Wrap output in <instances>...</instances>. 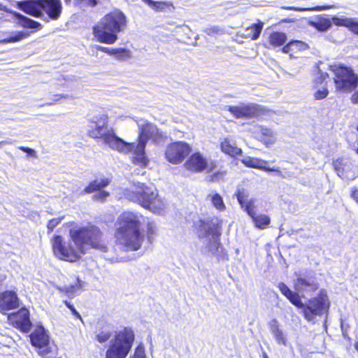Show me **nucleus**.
<instances>
[{
  "instance_id": "23",
  "label": "nucleus",
  "mask_w": 358,
  "mask_h": 358,
  "mask_svg": "<svg viewBox=\"0 0 358 358\" xmlns=\"http://www.w3.org/2000/svg\"><path fill=\"white\" fill-rule=\"evenodd\" d=\"M13 15L16 18L17 24L24 29L41 30L43 28V25L40 22L24 16L20 13L13 12Z\"/></svg>"
},
{
  "instance_id": "18",
  "label": "nucleus",
  "mask_w": 358,
  "mask_h": 358,
  "mask_svg": "<svg viewBox=\"0 0 358 358\" xmlns=\"http://www.w3.org/2000/svg\"><path fill=\"white\" fill-rule=\"evenodd\" d=\"M255 137L266 147L273 145L277 139L276 133L271 128L262 125H255L251 129Z\"/></svg>"
},
{
  "instance_id": "16",
  "label": "nucleus",
  "mask_w": 358,
  "mask_h": 358,
  "mask_svg": "<svg viewBox=\"0 0 358 358\" xmlns=\"http://www.w3.org/2000/svg\"><path fill=\"white\" fill-rule=\"evenodd\" d=\"M333 166L337 175L343 179H355L357 177V166L348 158H338L334 161Z\"/></svg>"
},
{
  "instance_id": "64",
  "label": "nucleus",
  "mask_w": 358,
  "mask_h": 358,
  "mask_svg": "<svg viewBox=\"0 0 358 358\" xmlns=\"http://www.w3.org/2000/svg\"><path fill=\"white\" fill-rule=\"evenodd\" d=\"M263 357L264 358H268V357L267 356V355L266 353H264Z\"/></svg>"
},
{
  "instance_id": "26",
  "label": "nucleus",
  "mask_w": 358,
  "mask_h": 358,
  "mask_svg": "<svg viewBox=\"0 0 358 358\" xmlns=\"http://www.w3.org/2000/svg\"><path fill=\"white\" fill-rule=\"evenodd\" d=\"M166 203L159 196L157 191L156 190L155 196L150 201L149 206H147L145 208L154 213L162 214L166 208Z\"/></svg>"
},
{
  "instance_id": "36",
  "label": "nucleus",
  "mask_w": 358,
  "mask_h": 358,
  "mask_svg": "<svg viewBox=\"0 0 358 358\" xmlns=\"http://www.w3.org/2000/svg\"><path fill=\"white\" fill-rule=\"evenodd\" d=\"M236 198L241 206L245 204L250 200L249 192L244 188H239L236 192Z\"/></svg>"
},
{
  "instance_id": "44",
  "label": "nucleus",
  "mask_w": 358,
  "mask_h": 358,
  "mask_svg": "<svg viewBox=\"0 0 358 358\" xmlns=\"http://www.w3.org/2000/svg\"><path fill=\"white\" fill-rule=\"evenodd\" d=\"M109 196V193L106 191H100L93 195V199L96 201H103Z\"/></svg>"
},
{
  "instance_id": "9",
  "label": "nucleus",
  "mask_w": 358,
  "mask_h": 358,
  "mask_svg": "<svg viewBox=\"0 0 358 358\" xmlns=\"http://www.w3.org/2000/svg\"><path fill=\"white\" fill-rule=\"evenodd\" d=\"M336 88L343 92H350L358 86V76L353 70L344 66H332Z\"/></svg>"
},
{
  "instance_id": "5",
  "label": "nucleus",
  "mask_w": 358,
  "mask_h": 358,
  "mask_svg": "<svg viewBox=\"0 0 358 358\" xmlns=\"http://www.w3.org/2000/svg\"><path fill=\"white\" fill-rule=\"evenodd\" d=\"M127 24L125 15L116 10L105 15L93 27V35L100 43L113 44L117 40V34L124 29Z\"/></svg>"
},
{
  "instance_id": "29",
  "label": "nucleus",
  "mask_w": 358,
  "mask_h": 358,
  "mask_svg": "<svg viewBox=\"0 0 358 358\" xmlns=\"http://www.w3.org/2000/svg\"><path fill=\"white\" fill-rule=\"evenodd\" d=\"M264 23L261 21H258L257 24H252L250 27L245 29V36L250 38L252 40H257L263 29Z\"/></svg>"
},
{
  "instance_id": "28",
  "label": "nucleus",
  "mask_w": 358,
  "mask_h": 358,
  "mask_svg": "<svg viewBox=\"0 0 358 358\" xmlns=\"http://www.w3.org/2000/svg\"><path fill=\"white\" fill-rule=\"evenodd\" d=\"M110 183V180L107 178L96 179L91 182L88 186H87L83 193L89 194L96 190L101 189Z\"/></svg>"
},
{
  "instance_id": "43",
  "label": "nucleus",
  "mask_w": 358,
  "mask_h": 358,
  "mask_svg": "<svg viewBox=\"0 0 358 358\" xmlns=\"http://www.w3.org/2000/svg\"><path fill=\"white\" fill-rule=\"evenodd\" d=\"M111 336V334L110 331H101L96 336L97 341L103 343L106 341H107Z\"/></svg>"
},
{
  "instance_id": "54",
  "label": "nucleus",
  "mask_w": 358,
  "mask_h": 358,
  "mask_svg": "<svg viewBox=\"0 0 358 358\" xmlns=\"http://www.w3.org/2000/svg\"><path fill=\"white\" fill-rule=\"evenodd\" d=\"M65 304L66 306L71 310L73 315H74L75 316H76L78 318H81L80 317V315L79 314V313L75 309L74 306L73 305H71L69 302L68 301H65Z\"/></svg>"
},
{
  "instance_id": "38",
  "label": "nucleus",
  "mask_w": 358,
  "mask_h": 358,
  "mask_svg": "<svg viewBox=\"0 0 358 358\" xmlns=\"http://www.w3.org/2000/svg\"><path fill=\"white\" fill-rule=\"evenodd\" d=\"M113 55H115L117 59L124 61L131 57V52L124 48H115Z\"/></svg>"
},
{
  "instance_id": "60",
  "label": "nucleus",
  "mask_w": 358,
  "mask_h": 358,
  "mask_svg": "<svg viewBox=\"0 0 358 358\" xmlns=\"http://www.w3.org/2000/svg\"><path fill=\"white\" fill-rule=\"evenodd\" d=\"M220 174L222 175V173H219V172L215 173L213 176H211L210 180L211 181H215V180H217L218 176H219Z\"/></svg>"
},
{
  "instance_id": "24",
  "label": "nucleus",
  "mask_w": 358,
  "mask_h": 358,
  "mask_svg": "<svg viewBox=\"0 0 358 358\" xmlns=\"http://www.w3.org/2000/svg\"><path fill=\"white\" fill-rule=\"evenodd\" d=\"M269 328L276 343L278 345H287V339L283 331L280 329L279 322L276 319H273L269 322Z\"/></svg>"
},
{
  "instance_id": "49",
  "label": "nucleus",
  "mask_w": 358,
  "mask_h": 358,
  "mask_svg": "<svg viewBox=\"0 0 358 358\" xmlns=\"http://www.w3.org/2000/svg\"><path fill=\"white\" fill-rule=\"evenodd\" d=\"M61 218H54L50 220L48 223V229L50 231H52L61 222Z\"/></svg>"
},
{
  "instance_id": "56",
  "label": "nucleus",
  "mask_w": 358,
  "mask_h": 358,
  "mask_svg": "<svg viewBox=\"0 0 358 358\" xmlns=\"http://www.w3.org/2000/svg\"><path fill=\"white\" fill-rule=\"evenodd\" d=\"M0 10L4 11L8 13H10L12 15H13V13L15 12L14 10L9 9L6 6L3 5L1 3H0Z\"/></svg>"
},
{
  "instance_id": "62",
  "label": "nucleus",
  "mask_w": 358,
  "mask_h": 358,
  "mask_svg": "<svg viewBox=\"0 0 358 358\" xmlns=\"http://www.w3.org/2000/svg\"><path fill=\"white\" fill-rule=\"evenodd\" d=\"M282 22H293V20H290V19H285V20H282Z\"/></svg>"
},
{
  "instance_id": "13",
  "label": "nucleus",
  "mask_w": 358,
  "mask_h": 358,
  "mask_svg": "<svg viewBox=\"0 0 358 358\" xmlns=\"http://www.w3.org/2000/svg\"><path fill=\"white\" fill-rule=\"evenodd\" d=\"M192 151L191 146L184 141H176L169 144L165 150L166 160L173 164L182 162Z\"/></svg>"
},
{
  "instance_id": "59",
  "label": "nucleus",
  "mask_w": 358,
  "mask_h": 358,
  "mask_svg": "<svg viewBox=\"0 0 358 358\" xmlns=\"http://www.w3.org/2000/svg\"><path fill=\"white\" fill-rule=\"evenodd\" d=\"M320 82H323L328 76V74L326 73H320Z\"/></svg>"
},
{
  "instance_id": "32",
  "label": "nucleus",
  "mask_w": 358,
  "mask_h": 358,
  "mask_svg": "<svg viewBox=\"0 0 358 358\" xmlns=\"http://www.w3.org/2000/svg\"><path fill=\"white\" fill-rule=\"evenodd\" d=\"M334 6H317L313 8H299V7H294V6H282V9L288 10H295V11H305V10H310V11H321L324 10H328L330 8H334Z\"/></svg>"
},
{
  "instance_id": "21",
  "label": "nucleus",
  "mask_w": 358,
  "mask_h": 358,
  "mask_svg": "<svg viewBox=\"0 0 358 358\" xmlns=\"http://www.w3.org/2000/svg\"><path fill=\"white\" fill-rule=\"evenodd\" d=\"M19 307V299L16 293L13 291H6L0 296V309L1 310H10Z\"/></svg>"
},
{
  "instance_id": "42",
  "label": "nucleus",
  "mask_w": 358,
  "mask_h": 358,
  "mask_svg": "<svg viewBox=\"0 0 358 358\" xmlns=\"http://www.w3.org/2000/svg\"><path fill=\"white\" fill-rule=\"evenodd\" d=\"M278 287L279 288L281 293L287 298L292 294V292L285 283L280 282Z\"/></svg>"
},
{
  "instance_id": "55",
  "label": "nucleus",
  "mask_w": 358,
  "mask_h": 358,
  "mask_svg": "<svg viewBox=\"0 0 358 358\" xmlns=\"http://www.w3.org/2000/svg\"><path fill=\"white\" fill-rule=\"evenodd\" d=\"M294 45L292 44V41L288 43L286 45L282 48V52L284 53H289L291 50H293Z\"/></svg>"
},
{
  "instance_id": "45",
  "label": "nucleus",
  "mask_w": 358,
  "mask_h": 358,
  "mask_svg": "<svg viewBox=\"0 0 358 358\" xmlns=\"http://www.w3.org/2000/svg\"><path fill=\"white\" fill-rule=\"evenodd\" d=\"M76 3L80 5L81 6H95L98 1L97 0H76Z\"/></svg>"
},
{
  "instance_id": "19",
  "label": "nucleus",
  "mask_w": 358,
  "mask_h": 358,
  "mask_svg": "<svg viewBox=\"0 0 358 358\" xmlns=\"http://www.w3.org/2000/svg\"><path fill=\"white\" fill-rule=\"evenodd\" d=\"M242 162L248 167L259 169L266 171H275L277 175L284 178L287 177H292V175L290 173H283L278 167L269 168L266 167L267 162L258 158H254L251 157H245L242 159Z\"/></svg>"
},
{
  "instance_id": "3",
  "label": "nucleus",
  "mask_w": 358,
  "mask_h": 358,
  "mask_svg": "<svg viewBox=\"0 0 358 358\" xmlns=\"http://www.w3.org/2000/svg\"><path fill=\"white\" fill-rule=\"evenodd\" d=\"M108 116L105 113L94 115L88 119V136L93 138H101L110 148L119 152L128 154L132 145L126 144L118 137L113 128H108Z\"/></svg>"
},
{
  "instance_id": "27",
  "label": "nucleus",
  "mask_w": 358,
  "mask_h": 358,
  "mask_svg": "<svg viewBox=\"0 0 358 358\" xmlns=\"http://www.w3.org/2000/svg\"><path fill=\"white\" fill-rule=\"evenodd\" d=\"M332 24H334L332 17L327 18L322 16H320L315 20L310 22V24L320 31H327L331 27Z\"/></svg>"
},
{
  "instance_id": "25",
  "label": "nucleus",
  "mask_w": 358,
  "mask_h": 358,
  "mask_svg": "<svg viewBox=\"0 0 358 358\" xmlns=\"http://www.w3.org/2000/svg\"><path fill=\"white\" fill-rule=\"evenodd\" d=\"M221 150L223 152L231 157L241 155L242 152L241 149L236 145L234 141L231 138H225L221 142Z\"/></svg>"
},
{
  "instance_id": "6",
  "label": "nucleus",
  "mask_w": 358,
  "mask_h": 358,
  "mask_svg": "<svg viewBox=\"0 0 358 358\" xmlns=\"http://www.w3.org/2000/svg\"><path fill=\"white\" fill-rule=\"evenodd\" d=\"M17 8L33 17L43 19L45 14L52 20H57L62 12L61 0H25L16 1Z\"/></svg>"
},
{
  "instance_id": "14",
  "label": "nucleus",
  "mask_w": 358,
  "mask_h": 358,
  "mask_svg": "<svg viewBox=\"0 0 358 358\" xmlns=\"http://www.w3.org/2000/svg\"><path fill=\"white\" fill-rule=\"evenodd\" d=\"M294 275L296 278L294 280V288L302 296L310 294L319 288V283L314 275L296 273Z\"/></svg>"
},
{
  "instance_id": "41",
  "label": "nucleus",
  "mask_w": 358,
  "mask_h": 358,
  "mask_svg": "<svg viewBox=\"0 0 358 358\" xmlns=\"http://www.w3.org/2000/svg\"><path fill=\"white\" fill-rule=\"evenodd\" d=\"M203 31L208 36H215L217 35H222L224 33V30L219 26H212L206 28Z\"/></svg>"
},
{
  "instance_id": "58",
  "label": "nucleus",
  "mask_w": 358,
  "mask_h": 358,
  "mask_svg": "<svg viewBox=\"0 0 358 358\" xmlns=\"http://www.w3.org/2000/svg\"><path fill=\"white\" fill-rule=\"evenodd\" d=\"M352 101L355 103H358V92L357 93H355L352 96Z\"/></svg>"
},
{
  "instance_id": "61",
  "label": "nucleus",
  "mask_w": 358,
  "mask_h": 358,
  "mask_svg": "<svg viewBox=\"0 0 358 358\" xmlns=\"http://www.w3.org/2000/svg\"><path fill=\"white\" fill-rule=\"evenodd\" d=\"M145 3H147L150 7L154 3V1L152 0H143Z\"/></svg>"
},
{
  "instance_id": "53",
  "label": "nucleus",
  "mask_w": 358,
  "mask_h": 358,
  "mask_svg": "<svg viewBox=\"0 0 358 358\" xmlns=\"http://www.w3.org/2000/svg\"><path fill=\"white\" fill-rule=\"evenodd\" d=\"M18 148L22 151L27 152L29 156L36 157V152L33 149L24 146H20Z\"/></svg>"
},
{
  "instance_id": "50",
  "label": "nucleus",
  "mask_w": 358,
  "mask_h": 358,
  "mask_svg": "<svg viewBox=\"0 0 358 358\" xmlns=\"http://www.w3.org/2000/svg\"><path fill=\"white\" fill-rule=\"evenodd\" d=\"M328 95V90L326 88L318 90L315 92L314 96L315 99L320 100L325 98Z\"/></svg>"
},
{
  "instance_id": "46",
  "label": "nucleus",
  "mask_w": 358,
  "mask_h": 358,
  "mask_svg": "<svg viewBox=\"0 0 358 358\" xmlns=\"http://www.w3.org/2000/svg\"><path fill=\"white\" fill-rule=\"evenodd\" d=\"M131 358H146L144 348L142 345H138L135 350L134 356Z\"/></svg>"
},
{
  "instance_id": "63",
  "label": "nucleus",
  "mask_w": 358,
  "mask_h": 358,
  "mask_svg": "<svg viewBox=\"0 0 358 358\" xmlns=\"http://www.w3.org/2000/svg\"><path fill=\"white\" fill-rule=\"evenodd\" d=\"M66 4H69L71 1V0H64Z\"/></svg>"
},
{
  "instance_id": "37",
  "label": "nucleus",
  "mask_w": 358,
  "mask_h": 358,
  "mask_svg": "<svg viewBox=\"0 0 358 358\" xmlns=\"http://www.w3.org/2000/svg\"><path fill=\"white\" fill-rule=\"evenodd\" d=\"M83 284L84 282L83 281L80 280L79 278H77V283L74 285L66 287L64 288L65 292L69 297H73L76 292L82 288Z\"/></svg>"
},
{
  "instance_id": "7",
  "label": "nucleus",
  "mask_w": 358,
  "mask_h": 358,
  "mask_svg": "<svg viewBox=\"0 0 358 358\" xmlns=\"http://www.w3.org/2000/svg\"><path fill=\"white\" fill-rule=\"evenodd\" d=\"M198 230L199 238L205 239L204 242H206L208 250L213 254L216 252L220 245V226L217 220H201Z\"/></svg>"
},
{
  "instance_id": "57",
  "label": "nucleus",
  "mask_w": 358,
  "mask_h": 358,
  "mask_svg": "<svg viewBox=\"0 0 358 358\" xmlns=\"http://www.w3.org/2000/svg\"><path fill=\"white\" fill-rule=\"evenodd\" d=\"M352 196L358 203V188L353 190L352 193Z\"/></svg>"
},
{
  "instance_id": "15",
  "label": "nucleus",
  "mask_w": 358,
  "mask_h": 358,
  "mask_svg": "<svg viewBox=\"0 0 358 358\" xmlns=\"http://www.w3.org/2000/svg\"><path fill=\"white\" fill-rule=\"evenodd\" d=\"M184 166L188 171L199 173L203 171H213L215 167V162L211 159H207L201 153L195 152L184 164Z\"/></svg>"
},
{
  "instance_id": "20",
  "label": "nucleus",
  "mask_w": 358,
  "mask_h": 358,
  "mask_svg": "<svg viewBox=\"0 0 358 358\" xmlns=\"http://www.w3.org/2000/svg\"><path fill=\"white\" fill-rule=\"evenodd\" d=\"M326 299L320 296L309 301L308 304L305 305L303 313L306 318L310 320L313 315H321L325 308Z\"/></svg>"
},
{
  "instance_id": "31",
  "label": "nucleus",
  "mask_w": 358,
  "mask_h": 358,
  "mask_svg": "<svg viewBox=\"0 0 358 358\" xmlns=\"http://www.w3.org/2000/svg\"><path fill=\"white\" fill-rule=\"evenodd\" d=\"M287 35L283 32L275 31L270 34L268 42L273 47H279L285 43Z\"/></svg>"
},
{
  "instance_id": "10",
  "label": "nucleus",
  "mask_w": 358,
  "mask_h": 358,
  "mask_svg": "<svg viewBox=\"0 0 358 358\" xmlns=\"http://www.w3.org/2000/svg\"><path fill=\"white\" fill-rule=\"evenodd\" d=\"M157 189L140 182L134 183L124 192V196L128 200L137 203L143 208L149 206L150 201L155 196Z\"/></svg>"
},
{
  "instance_id": "33",
  "label": "nucleus",
  "mask_w": 358,
  "mask_h": 358,
  "mask_svg": "<svg viewBox=\"0 0 358 358\" xmlns=\"http://www.w3.org/2000/svg\"><path fill=\"white\" fill-rule=\"evenodd\" d=\"M255 226L258 228L263 229L270 223L269 217L266 215H257L251 217Z\"/></svg>"
},
{
  "instance_id": "4",
  "label": "nucleus",
  "mask_w": 358,
  "mask_h": 358,
  "mask_svg": "<svg viewBox=\"0 0 358 358\" xmlns=\"http://www.w3.org/2000/svg\"><path fill=\"white\" fill-rule=\"evenodd\" d=\"M138 142L127 143L126 144L132 145L128 153L133 152V162L135 164L145 166L148 159L145 156V148L148 140H151L156 145H161L166 142L167 136L160 131L155 124L150 122H138Z\"/></svg>"
},
{
  "instance_id": "51",
  "label": "nucleus",
  "mask_w": 358,
  "mask_h": 358,
  "mask_svg": "<svg viewBox=\"0 0 358 358\" xmlns=\"http://www.w3.org/2000/svg\"><path fill=\"white\" fill-rule=\"evenodd\" d=\"M95 48L110 55H113L114 54L115 48H110L108 47H103L98 45H95Z\"/></svg>"
},
{
  "instance_id": "52",
  "label": "nucleus",
  "mask_w": 358,
  "mask_h": 358,
  "mask_svg": "<svg viewBox=\"0 0 358 358\" xmlns=\"http://www.w3.org/2000/svg\"><path fill=\"white\" fill-rule=\"evenodd\" d=\"M166 3L162 1H154V3L152 5L151 8L157 11H160L164 9L166 6Z\"/></svg>"
},
{
  "instance_id": "48",
  "label": "nucleus",
  "mask_w": 358,
  "mask_h": 358,
  "mask_svg": "<svg viewBox=\"0 0 358 358\" xmlns=\"http://www.w3.org/2000/svg\"><path fill=\"white\" fill-rule=\"evenodd\" d=\"M292 44H293L294 48L299 50H304L308 48L306 43L301 41H292Z\"/></svg>"
},
{
  "instance_id": "34",
  "label": "nucleus",
  "mask_w": 358,
  "mask_h": 358,
  "mask_svg": "<svg viewBox=\"0 0 358 358\" xmlns=\"http://www.w3.org/2000/svg\"><path fill=\"white\" fill-rule=\"evenodd\" d=\"M29 34L25 31H16L13 33L9 37L4 38L2 42L4 43H15L20 41L29 36Z\"/></svg>"
},
{
  "instance_id": "47",
  "label": "nucleus",
  "mask_w": 358,
  "mask_h": 358,
  "mask_svg": "<svg viewBox=\"0 0 358 358\" xmlns=\"http://www.w3.org/2000/svg\"><path fill=\"white\" fill-rule=\"evenodd\" d=\"M70 98H71V96H70L69 94H55L51 102L45 103L44 105H53L56 102L59 101L62 99H67Z\"/></svg>"
},
{
  "instance_id": "1",
  "label": "nucleus",
  "mask_w": 358,
  "mask_h": 358,
  "mask_svg": "<svg viewBox=\"0 0 358 358\" xmlns=\"http://www.w3.org/2000/svg\"><path fill=\"white\" fill-rule=\"evenodd\" d=\"M70 239L64 241L61 236L55 235L52 240L55 255L64 261L75 262L94 249L103 254L108 247L103 241V233L96 225L87 224L69 230Z\"/></svg>"
},
{
  "instance_id": "30",
  "label": "nucleus",
  "mask_w": 358,
  "mask_h": 358,
  "mask_svg": "<svg viewBox=\"0 0 358 358\" xmlns=\"http://www.w3.org/2000/svg\"><path fill=\"white\" fill-rule=\"evenodd\" d=\"M207 200L210 201L217 210L223 211L225 209V204L222 197L215 191H212L208 194Z\"/></svg>"
},
{
  "instance_id": "11",
  "label": "nucleus",
  "mask_w": 358,
  "mask_h": 358,
  "mask_svg": "<svg viewBox=\"0 0 358 358\" xmlns=\"http://www.w3.org/2000/svg\"><path fill=\"white\" fill-rule=\"evenodd\" d=\"M228 110L236 118H251L265 114L266 109L254 103H240L236 106H227Z\"/></svg>"
},
{
  "instance_id": "8",
  "label": "nucleus",
  "mask_w": 358,
  "mask_h": 358,
  "mask_svg": "<svg viewBox=\"0 0 358 358\" xmlns=\"http://www.w3.org/2000/svg\"><path fill=\"white\" fill-rule=\"evenodd\" d=\"M134 335L132 331L125 329L120 331L111 341V345L106 352V358H125L128 355Z\"/></svg>"
},
{
  "instance_id": "12",
  "label": "nucleus",
  "mask_w": 358,
  "mask_h": 358,
  "mask_svg": "<svg viewBox=\"0 0 358 358\" xmlns=\"http://www.w3.org/2000/svg\"><path fill=\"white\" fill-rule=\"evenodd\" d=\"M32 345L38 348V354L44 358H50L52 347L50 345L49 336L42 326L38 327L30 335Z\"/></svg>"
},
{
  "instance_id": "39",
  "label": "nucleus",
  "mask_w": 358,
  "mask_h": 358,
  "mask_svg": "<svg viewBox=\"0 0 358 358\" xmlns=\"http://www.w3.org/2000/svg\"><path fill=\"white\" fill-rule=\"evenodd\" d=\"M299 294L300 293H298L296 291L292 292V294L289 295L287 297V299L289 300V301L293 305H294L297 308L303 309V308L305 307V304H303L301 302V301L300 299Z\"/></svg>"
},
{
  "instance_id": "35",
  "label": "nucleus",
  "mask_w": 358,
  "mask_h": 358,
  "mask_svg": "<svg viewBox=\"0 0 358 358\" xmlns=\"http://www.w3.org/2000/svg\"><path fill=\"white\" fill-rule=\"evenodd\" d=\"M256 200L255 199H250L245 202V204L241 206L242 208L247 212L248 215L251 217L256 214L257 206L255 205Z\"/></svg>"
},
{
  "instance_id": "22",
  "label": "nucleus",
  "mask_w": 358,
  "mask_h": 358,
  "mask_svg": "<svg viewBox=\"0 0 358 358\" xmlns=\"http://www.w3.org/2000/svg\"><path fill=\"white\" fill-rule=\"evenodd\" d=\"M332 20L335 25L347 27L353 34L358 35L357 18L334 16Z\"/></svg>"
},
{
  "instance_id": "17",
  "label": "nucleus",
  "mask_w": 358,
  "mask_h": 358,
  "mask_svg": "<svg viewBox=\"0 0 358 358\" xmlns=\"http://www.w3.org/2000/svg\"><path fill=\"white\" fill-rule=\"evenodd\" d=\"M8 320L15 328L25 333L30 331L32 325L29 319V311L25 308H22L17 312L10 315Z\"/></svg>"
},
{
  "instance_id": "2",
  "label": "nucleus",
  "mask_w": 358,
  "mask_h": 358,
  "mask_svg": "<svg viewBox=\"0 0 358 358\" xmlns=\"http://www.w3.org/2000/svg\"><path fill=\"white\" fill-rule=\"evenodd\" d=\"M143 217L138 213L126 211L118 217L115 223L117 243L128 251L140 249L144 236L140 231Z\"/></svg>"
},
{
  "instance_id": "40",
  "label": "nucleus",
  "mask_w": 358,
  "mask_h": 358,
  "mask_svg": "<svg viewBox=\"0 0 358 358\" xmlns=\"http://www.w3.org/2000/svg\"><path fill=\"white\" fill-rule=\"evenodd\" d=\"M157 226L154 222H148L147 224V238L150 243L153 241L157 234Z\"/></svg>"
}]
</instances>
